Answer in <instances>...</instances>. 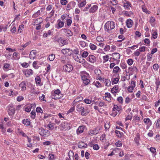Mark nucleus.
I'll use <instances>...</instances> for the list:
<instances>
[{
    "mask_svg": "<svg viewBox=\"0 0 160 160\" xmlns=\"http://www.w3.org/2000/svg\"><path fill=\"white\" fill-rule=\"evenodd\" d=\"M61 63L63 67V70L65 72H69L73 69L72 66L68 64L67 60H62L61 61Z\"/></svg>",
    "mask_w": 160,
    "mask_h": 160,
    "instance_id": "f257e3e1",
    "label": "nucleus"
},
{
    "mask_svg": "<svg viewBox=\"0 0 160 160\" xmlns=\"http://www.w3.org/2000/svg\"><path fill=\"white\" fill-rule=\"evenodd\" d=\"M80 75L84 84L87 85L89 84L90 80L89 79L90 76L89 74L85 71L81 72Z\"/></svg>",
    "mask_w": 160,
    "mask_h": 160,
    "instance_id": "f03ea898",
    "label": "nucleus"
},
{
    "mask_svg": "<svg viewBox=\"0 0 160 160\" xmlns=\"http://www.w3.org/2000/svg\"><path fill=\"white\" fill-rule=\"evenodd\" d=\"M115 26V23L113 21H109L107 22L105 25V28L108 31L109 30L114 29Z\"/></svg>",
    "mask_w": 160,
    "mask_h": 160,
    "instance_id": "7ed1b4c3",
    "label": "nucleus"
},
{
    "mask_svg": "<svg viewBox=\"0 0 160 160\" xmlns=\"http://www.w3.org/2000/svg\"><path fill=\"white\" fill-rule=\"evenodd\" d=\"M76 110L78 111H81V115L82 116H86L89 112V111H86L85 113L84 108L82 104L78 105L76 107Z\"/></svg>",
    "mask_w": 160,
    "mask_h": 160,
    "instance_id": "20e7f679",
    "label": "nucleus"
},
{
    "mask_svg": "<svg viewBox=\"0 0 160 160\" xmlns=\"http://www.w3.org/2000/svg\"><path fill=\"white\" fill-rule=\"evenodd\" d=\"M60 93V91L59 89H58L53 92H52L51 97L52 98L54 99H59L60 98L59 94Z\"/></svg>",
    "mask_w": 160,
    "mask_h": 160,
    "instance_id": "39448f33",
    "label": "nucleus"
},
{
    "mask_svg": "<svg viewBox=\"0 0 160 160\" xmlns=\"http://www.w3.org/2000/svg\"><path fill=\"white\" fill-rule=\"evenodd\" d=\"M39 134L42 136L44 137L48 136L49 134V131L48 130L44 129L43 128H39L38 130Z\"/></svg>",
    "mask_w": 160,
    "mask_h": 160,
    "instance_id": "423d86ee",
    "label": "nucleus"
},
{
    "mask_svg": "<svg viewBox=\"0 0 160 160\" xmlns=\"http://www.w3.org/2000/svg\"><path fill=\"white\" fill-rule=\"evenodd\" d=\"M62 128V129L63 131H66V130H69L70 128L69 125L68 123L66 121L62 122V123L61 124V128Z\"/></svg>",
    "mask_w": 160,
    "mask_h": 160,
    "instance_id": "0eeeda50",
    "label": "nucleus"
},
{
    "mask_svg": "<svg viewBox=\"0 0 160 160\" xmlns=\"http://www.w3.org/2000/svg\"><path fill=\"white\" fill-rule=\"evenodd\" d=\"M101 129L102 128L101 127L99 128L98 127L96 128L93 130H90L88 132V134L90 135L97 134L98 133L99 131L101 130Z\"/></svg>",
    "mask_w": 160,
    "mask_h": 160,
    "instance_id": "6e6552de",
    "label": "nucleus"
},
{
    "mask_svg": "<svg viewBox=\"0 0 160 160\" xmlns=\"http://www.w3.org/2000/svg\"><path fill=\"white\" fill-rule=\"evenodd\" d=\"M98 7L96 5H93L89 10V12L90 13H94L98 9Z\"/></svg>",
    "mask_w": 160,
    "mask_h": 160,
    "instance_id": "1a4fd4ad",
    "label": "nucleus"
},
{
    "mask_svg": "<svg viewBox=\"0 0 160 160\" xmlns=\"http://www.w3.org/2000/svg\"><path fill=\"white\" fill-rule=\"evenodd\" d=\"M111 56L112 58L115 60H117L119 59L120 57V54L117 52L113 53L112 54Z\"/></svg>",
    "mask_w": 160,
    "mask_h": 160,
    "instance_id": "9d476101",
    "label": "nucleus"
},
{
    "mask_svg": "<svg viewBox=\"0 0 160 160\" xmlns=\"http://www.w3.org/2000/svg\"><path fill=\"white\" fill-rule=\"evenodd\" d=\"M88 60L91 62L93 63L96 61V58L94 55H89L88 58Z\"/></svg>",
    "mask_w": 160,
    "mask_h": 160,
    "instance_id": "9b49d317",
    "label": "nucleus"
},
{
    "mask_svg": "<svg viewBox=\"0 0 160 160\" xmlns=\"http://www.w3.org/2000/svg\"><path fill=\"white\" fill-rule=\"evenodd\" d=\"M84 129V127L83 126H79L78 129L77 130V133L78 134H79L82 133Z\"/></svg>",
    "mask_w": 160,
    "mask_h": 160,
    "instance_id": "f8f14e48",
    "label": "nucleus"
},
{
    "mask_svg": "<svg viewBox=\"0 0 160 160\" xmlns=\"http://www.w3.org/2000/svg\"><path fill=\"white\" fill-rule=\"evenodd\" d=\"M144 122V123L148 125V126L149 127L152 124V122L150 120V119L148 118H145L143 120Z\"/></svg>",
    "mask_w": 160,
    "mask_h": 160,
    "instance_id": "ddd939ff",
    "label": "nucleus"
},
{
    "mask_svg": "<svg viewBox=\"0 0 160 160\" xmlns=\"http://www.w3.org/2000/svg\"><path fill=\"white\" fill-rule=\"evenodd\" d=\"M8 112L10 115H12L15 112L14 108L12 107H10L8 110Z\"/></svg>",
    "mask_w": 160,
    "mask_h": 160,
    "instance_id": "4468645a",
    "label": "nucleus"
},
{
    "mask_svg": "<svg viewBox=\"0 0 160 160\" xmlns=\"http://www.w3.org/2000/svg\"><path fill=\"white\" fill-rule=\"evenodd\" d=\"M133 21L130 19H128L126 22L127 26L128 28H130L132 26Z\"/></svg>",
    "mask_w": 160,
    "mask_h": 160,
    "instance_id": "2eb2a0df",
    "label": "nucleus"
},
{
    "mask_svg": "<svg viewBox=\"0 0 160 160\" xmlns=\"http://www.w3.org/2000/svg\"><path fill=\"white\" fill-rule=\"evenodd\" d=\"M140 139V134L139 133H138L136 135V137L134 138V141L138 145L139 144V142Z\"/></svg>",
    "mask_w": 160,
    "mask_h": 160,
    "instance_id": "dca6fc26",
    "label": "nucleus"
},
{
    "mask_svg": "<svg viewBox=\"0 0 160 160\" xmlns=\"http://www.w3.org/2000/svg\"><path fill=\"white\" fill-rule=\"evenodd\" d=\"M61 30L62 31L65 33H67L70 36H71L72 35V32L68 29H62Z\"/></svg>",
    "mask_w": 160,
    "mask_h": 160,
    "instance_id": "f3484780",
    "label": "nucleus"
},
{
    "mask_svg": "<svg viewBox=\"0 0 160 160\" xmlns=\"http://www.w3.org/2000/svg\"><path fill=\"white\" fill-rule=\"evenodd\" d=\"M47 127L48 128V129L49 130H52L54 128H57V127L55 126V124L53 123H49L47 125Z\"/></svg>",
    "mask_w": 160,
    "mask_h": 160,
    "instance_id": "a211bd4d",
    "label": "nucleus"
},
{
    "mask_svg": "<svg viewBox=\"0 0 160 160\" xmlns=\"http://www.w3.org/2000/svg\"><path fill=\"white\" fill-rule=\"evenodd\" d=\"M78 146L79 148H86L87 146V144L82 142H80L78 144Z\"/></svg>",
    "mask_w": 160,
    "mask_h": 160,
    "instance_id": "6ab92c4d",
    "label": "nucleus"
},
{
    "mask_svg": "<svg viewBox=\"0 0 160 160\" xmlns=\"http://www.w3.org/2000/svg\"><path fill=\"white\" fill-rule=\"evenodd\" d=\"M36 52L35 51L33 50L29 54V57L31 59H33L35 57Z\"/></svg>",
    "mask_w": 160,
    "mask_h": 160,
    "instance_id": "aec40b11",
    "label": "nucleus"
},
{
    "mask_svg": "<svg viewBox=\"0 0 160 160\" xmlns=\"http://www.w3.org/2000/svg\"><path fill=\"white\" fill-rule=\"evenodd\" d=\"M22 123L25 125H29L30 124V121L27 119H25L22 121Z\"/></svg>",
    "mask_w": 160,
    "mask_h": 160,
    "instance_id": "412c9836",
    "label": "nucleus"
},
{
    "mask_svg": "<svg viewBox=\"0 0 160 160\" xmlns=\"http://www.w3.org/2000/svg\"><path fill=\"white\" fill-rule=\"evenodd\" d=\"M83 99V98L81 96H79L76 98L73 102V104L76 103L77 102L81 101Z\"/></svg>",
    "mask_w": 160,
    "mask_h": 160,
    "instance_id": "4be33fe9",
    "label": "nucleus"
},
{
    "mask_svg": "<svg viewBox=\"0 0 160 160\" xmlns=\"http://www.w3.org/2000/svg\"><path fill=\"white\" fill-rule=\"evenodd\" d=\"M68 43V40L66 39H61V46H62L65 45H67Z\"/></svg>",
    "mask_w": 160,
    "mask_h": 160,
    "instance_id": "5701e85b",
    "label": "nucleus"
},
{
    "mask_svg": "<svg viewBox=\"0 0 160 160\" xmlns=\"http://www.w3.org/2000/svg\"><path fill=\"white\" fill-rule=\"evenodd\" d=\"M26 77H28L33 74V71L31 69H29L25 72Z\"/></svg>",
    "mask_w": 160,
    "mask_h": 160,
    "instance_id": "b1692460",
    "label": "nucleus"
},
{
    "mask_svg": "<svg viewBox=\"0 0 160 160\" xmlns=\"http://www.w3.org/2000/svg\"><path fill=\"white\" fill-rule=\"evenodd\" d=\"M19 87L21 88L23 90L26 89V85L25 82L24 81L21 82L19 85Z\"/></svg>",
    "mask_w": 160,
    "mask_h": 160,
    "instance_id": "393cba45",
    "label": "nucleus"
},
{
    "mask_svg": "<svg viewBox=\"0 0 160 160\" xmlns=\"http://www.w3.org/2000/svg\"><path fill=\"white\" fill-rule=\"evenodd\" d=\"M118 86H114V87L111 89V92L113 93H116L118 91Z\"/></svg>",
    "mask_w": 160,
    "mask_h": 160,
    "instance_id": "a878e982",
    "label": "nucleus"
},
{
    "mask_svg": "<svg viewBox=\"0 0 160 160\" xmlns=\"http://www.w3.org/2000/svg\"><path fill=\"white\" fill-rule=\"evenodd\" d=\"M142 9L143 11L147 14H149L150 12L146 8V6L144 5L142 6Z\"/></svg>",
    "mask_w": 160,
    "mask_h": 160,
    "instance_id": "bb28decb",
    "label": "nucleus"
},
{
    "mask_svg": "<svg viewBox=\"0 0 160 160\" xmlns=\"http://www.w3.org/2000/svg\"><path fill=\"white\" fill-rule=\"evenodd\" d=\"M86 4V2L85 1H83L81 2L78 4V7L80 8H82Z\"/></svg>",
    "mask_w": 160,
    "mask_h": 160,
    "instance_id": "cd10ccee",
    "label": "nucleus"
},
{
    "mask_svg": "<svg viewBox=\"0 0 160 160\" xmlns=\"http://www.w3.org/2000/svg\"><path fill=\"white\" fill-rule=\"evenodd\" d=\"M131 6V4L130 3L128 2H127L126 3H124L123 5V7L126 8L128 9H129V7Z\"/></svg>",
    "mask_w": 160,
    "mask_h": 160,
    "instance_id": "c85d7f7f",
    "label": "nucleus"
},
{
    "mask_svg": "<svg viewBox=\"0 0 160 160\" xmlns=\"http://www.w3.org/2000/svg\"><path fill=\"white\" fill-rule=\"evenodd\" d=\"M120 71V68L118 66L115 67L113 70V72L115 73H117Z\"/></svg>",
    "mask_w": 160,
    "mask_h": 160,
    "instance_id": "c756f323",
    "label": "nucleus"
},
{
    "mask_svg": "<svg viewBox=\"0 0 160 160\" xmlns=\"http://www.w3.org/2000/svg\"><path fill=\"white\" fill-rule=\"evenodd\" d=\"M129 70L132 72H137L138 71V69L136 66H133L132 68L129 67L128 68Z\"/></svg>",
    "mask_w": 160,
    "mask_h": 160,
    "instance_id": "7c9ffc66",
    "label": "nucleus"
},
{
    "mask_svg": "<svg viewBox=\"0 0 160 160\" xmlns=\"http://www.w3.org/2000/svg\"><path fill=\"white\" fill-rule=\"evenodd\" d=\"M115 133L117 136L119 138L121 137L123 135V133L122 132H120L118 130H116L115 131Z\"/></svg>",
    "mask_w": 160,
    "mask_h": 160,
    "instance_id": "2f4dec72",
    "label": "nucleus"
},
{
    "mask_svg": "<svg viewBox=\"0 0 160 160\" xmlns=\"http://www.w3.org/2000/svg\"><path fill=\"white\" fill-rule=\"evenodd\" d=\"M155 84L157 87V89H158V88L159 86L160 83V80L159 79V78H156V79Z\"/></svg>",
    "mask_w": 160,
    "mask_h": 160,
    "instance_id": "473e14b6",
    "label": "nucleus"
},
{
    "mask_svg": "<svg viewBox=\"0 0 160 160\" xmlns=\"http://www.w3.org/2000/svg\"><path fill=\"white\" fill-rule=\"evenodd\" d=\"M70 51V49H62V52L63 54H66L67 53H68Z\"/></svg>",
    "mask_w": 160,
    "mask_h": 160,
    "instance_id": "72a5a7b5",
    "label": "nucleus"
},
{
    "mask_svg": "<svg viewBox=\"0 0 160 160\" xmlns=\"http://www.w3.org/2000/svg\"><path fill=\"white\" fill-rule=\"evenodd\" d=\"M103 63L108 61L109 59V57L108 55H106L105 56H103Z\"/></svg>",
    "mask_w": 160,
    "mask_h": 160,
    "instance_id": "f704fd0d",
    "label": "nucleus"
},
{
    "mask_svg": "<svg viewBox=\"0 0 160 160\" xmlns=\"http://www.w3.org/2000/svg\"><path fill=\"white\" fill-rule=\"evenodd\" d=\"M35 82L37 84H39L41 82V80L39 76H37L35 79Z\"/></svg>",
    "mask_w": 160,
    "mask_h": 160,
    "instance_id": "c9c22d12",
    "label": "nucleus"
},
{
    "mask_svg": "<svg viewBox=\"0 0 160 160\" xmlns=\"http://www.w3.org/2000/svg\"><path fill=\"white\" fill-rule=\"evenodd\" d=\"M105 83V85L107 86H109L111 84V81L109 79H106L105 81L104 82Z\"/></svg>",
    "mask_w": 160,
    "mask_h": 160,
    "instance_id": "e433bc0d",
    "label": "nucleus"
},
{
    "mask_svg": "<svg viewBox=\"0 0 160 160\" xmlns=\"http://www.w3.org/2000/svg\"><path fill=\"white\" fill-rule=\"evenodd\" d=\"M53 4H49L47 7L46 9L47 11H50L53 8Z\"/></svg>",
    "mask_w": 160,
    "mask_h": 160,
    "instance_id": "4c0bfd02",
    "label": "nucleus"
},
{
    "mask_svg": "<svg viewBox=\"0 0 160 160\" xmlns=\"http://www.w3.org/2000/svg\"><path fill=\"white\" fill-rule=\"evenodd\" d=\"M90 48L93 50H95L96 49L97 46L94 44L92 43H90L89 45Z\"/></svg>",
    "mask_w": 160,
    "mask_h": 160,
    "instance_id": "58836bf2",
    "label": "nucleus"
},
{
    "mask_svg": "<svg viewBox=\"0 0 160 160\" xmlns=\"http://www.w3.org/2000/svg\"><path fill=\"white\" fill-rule=\"evenodd\" d=\"M73 58L76 61L80 63L81 62L78 56L77 55H74L73 54Z\"/></svg>",
    "mask_w": 160,
    "mask_h": 160,
    "instance_id": "ea45409f",
    "label": "nucleus"
},
{
    "mask_svg": "<svg viewBox=\"0 0 160 160\" xmlns=\"http://www.w3.org/2000/svg\"><path fill=\"white\" fill-rule=\"evenodd\" d=\"M55 57V55L54 54H51L48 56V59L50 61H53L54 60Z\"/></svg>",
    "mask_w": 160,
    "mask_h": 160,
    "instance_id": "a19ab883",
    "label": "nucleus"
},
{
    "mask_svg": "<svg viewBox=\"0 0 160 160\" xmlns=\"http://www.w3.org/2000/svg\"><path fill=\"white\" fill-rule=\"evenodd\" d=\"M36 112L35 111H32L31 112V117L33 119L35 118Z\"/></svg>",
    "mask_w": 160,
    "mask_h": 160,
    "instance_id": "79ce46f5",
    "label": "nucleus"
},
{
    "mask_svg": "<svg viewBox=\"0 0 160 160\" xmlns=\"http://www.w3.org/2000/svg\"><path fill=\"white\" fill-rule=\"evenodd\" d=\"M38 64V61H34L33 63L32 64V65L33 67L35 68V69H38L39 66L37 65Z\"/></svg>",
    "mask_w": 160,
    "mask_h": 160,
    "instance_id": "37998d69",
    "label": "nucleus"
},
{
    "mask_svg": "<svg viewBox=\"0 0 160 160\" xmlns=\"http://www.w3.org/2000/svg\"><path fill=\"white\" fill-rule=\"evenodd\" d=\"M110 47L109 45H106L104 48V50L105 52H107L110 50Z\"/></svg>",
    "mask_w": 160,
    "mask_h": 160,
    "instance_id": "c03bdc74",
    "label": "nucleus"
},
{
    "mask_svg": "<svg viewBox=\"0 0 160 160\" xmlns=\"http://www.w3.org/2000/svg\"><path fill=\"white\" fill-rule=\"evenodd\" d=\"M88 52L84 51L82 53V56L83 58H86L88 56Z\"/></svg>",
    "mask_w": 160,
    "mask_h": 160,
    "instance_id": "a18cd8bd",
    "label": "nucleus"
},
{
    "mask_svg": "<svg viewBox=\"0 0 160 160\" xmlns=\"http://www.w3.org/2000/svg\"><path fill=\"white\" fill-rule=\"evenodd\" d=\"M146 47L145 46H142L138 50L141 52H144L145 51Z\"/></svg>",
    "mask_w": 160,
    "mask_h": 160,
    "instance_id": "49530a36",
    "label": "nucleus"
},
{
    "mask_svg": "<svg viewBox=\"0 0 160 160\" xmlns=\"http://www.w3.org/2000/svg\"><path fill=\"white\" fill-rule=\"evenodd\" d=\"M119 81V78H115L113 79V80L112 81V83L116 84L118 83Z\"/></svg>",
    "mask_w": 160,
    "mask_h": 160,
    "instance_id": "de8ad7c7",
    "label": "nucleus"
},
{
    "mask_svg": "<svg viewBox=\"0 0 160 160\" xmlns=\"http://www.w3.org/2000/svg\"><path fill=\"white\" fill-rule=\"evenodd\" d=\"M104 127L105 129H107L109 128H110L109 122H106L105 123Z\"/></svg>",
    "mask_w": 160,
    "mask_h": 160,
    "instance_id": "09e8293b",
    "label": "nucleus"
},
{
    "mask_svg": "<svg viewBox=\"0 0 160 160\" xmlns=\"http://www.w3.org/2000/svg\"><path fill=\"white\" fill-rule=\"evenodd\" d=\"M153 68L154 70L157 71L159 68L158 65L157 63L154 64L153 66Z\"/></svg>",
    "mask_w": 160,
    "mask_h": 160,
    "instance_id": "8fccbe9b",
    "label": "nucleus"
},
{
    "mask_svg": "<svg viewBox=\"0 0 160 160\" xmlns=\"http://www.w3.org/2000/svg\"><path fill=\"white\" fill-rule=\"evenodd\" d=\"M133 61L131 59H129L127 61V62L129 65H132L133 63Z\"/></svg>",
    "mask_w": 160,
    "mask_h": 160,
    "instance_id": "3c124183",
    "label": "nucleus"
},
{
    "mask_svg": "<svg viewBox=\"0 0 160 160\" xmlns=\"http://www.w3.org/2000/svg\"><path fill=\"white\" fill-rule=\"evenodd\" d=\"M45 95L44 94H42L41 96H40L39 99L41 101H44L46 102V101L45 99Z\"/></svg>",
    "mask_w": 160,
    "mask_h": 160,
    "instance_id": "603ef678",
    "label": "nucleus"
},
{
    "mask_svg": "<svg viewBox=\"0 0 160 160\" xmlns=\"http://www.w3.org/2000/svg\"><path fill=\"white\" fill-rule=\"evenodd\" d=\"M97 40L99 42H102L104 41L103 38L101 37H98L96 38Z\"/></svg>",
    "mask_w": 160,
    "mask_h": 160,
    "instance_id": "864d4df0",
    "label": "nucleus"
},
{
    "mask_svg": "<svg viewBox=\"0 0 160 160\" xmlns=\"http://www.w3.org/2000/svg\"><path fill=\"white\" fill-rule=\"evenodd\" d=\"M68 2L67 0H61V4L63 5L67 4Z\"/></svg>",
    "mask_w": 160,
    "mask_h": 160,
    "instance_id": "5fc2aeb1",
    "label": "nucleus"
},
{
    "mask_svg": "<svg viewBox=\"0 0 160 160\" xmlns=\"http://www.w3.org/2000/svg\"><path fill=\"white\" fill-rule=\"evenodd\" d=\"M72 22V21L71 19H67L66 21L67 25L68 26L70 25Z\"/></svg>",
    "mask_w": 160,
    "mask_h": 160,
    "instance_id": "6e6d98bb",
    "label": "nucleus"
},
{
    "mask_svg": "<svg viewBox=\"0 0 160 160\" xmlns=\"http://www.w3.org/2000/svg\"><path fill=\"white\" fill-rule=\"evenodd\" d=\"M158 36V33L157 32H154L152 34V38L154 39H156L157 38Z\"/></svg>",
    "mask_w": 160,
    "mask_h": 160,
    "instance_id": "4d7b16f0",
    "label": "nucleus"
},
{
    "mask_svg": "<svg viewBox=\"0 0 160 160\" xmlns=\"http://www.w3.org/2000/svg\"><path fill=\"white\" fill-rule=\"evenodd\" d=\"M117 100L121 103H122L123 102V98L122 97H118L117 99Z\"/></svg>",
    "mask_w": 160,
    "mask_h": 160,
    "instance_id": "13d9d810",
    "label": "nucleus"
},
{
    "mask_svg": "<svg viewBox=\"0 0 160 160\" xmlns=\"http://www.w3.org/2000/svg\"><path fill=\"white\" fill-rule=\"evenodd\" d=\"M111 98L109 97H103V99L108 102H110L111 101Z\"/></svg>",
    "mask_w": 160,
    "mask_h": 160,
    "instance_id": "bf43d9fd",
    "label": "nucleus"
},
{
    "mask_svg": "<svg viewBox=\"0 0 160 160\" xmlns=\"http://www.w3.org/2000/svg\"><path fill=\"white\" fill-rule=\"evenodd\" d=\"M36 111L37 112L42 113V108L40 107H37L36 108Z\"/></svg>",
    "mask_w": 160,
    "mask_h": 160,
    "instance_id": "052dcab7",
    "label": "nucleus"
},
{
    "mask_svg": "<svg viewBox=\"0 0 160 160\" xmlns=\"http://www.w3.org/2000/svg\"><path fill=\"white\" fill-rule=\"evenodd\" d=\"M84 102L87 104H90L92 102V101L88 99H86L84 100Z\"/></svg>",
    "mask_w": 160,
    "mask_h": 160,
    "instance_id": "680f3d73",
    "label": "nucleus"
},
{
    "mask_svg": "<svg viewBox=\"0 0 160 160\" xmlns=\"http://www.w3.org/2000/svg\"><path fill=\"white\" fill-rule=\"evenodd\" d=\"M140 51L138 49H137L136 51L134 52V54L136 56H138L140 55Z\"/></svg>",
    "mask_w": 160,
    "mask_h": 160,
    "instance_id": "e2e57ef3",
    "label": "nucleus"
},
{
    "mask_svg": "<svg viewBox=\"0 0 160 160\" xmlns=\"http://www.w3.org/2000/svg\"><path fill=\"white\" fill-rule=\"evenodd\" d=\"M49 158L51 160H52L54 158V155L53 154H49Z\"/></svg>",
    "mask_w": 160,
    "mask_h": 160,
    "instance_id": "0e129e2a",
    "label": "nucleus"
},
{
    "mask_svg": "<svg viewBox=\"0 0 160 160\" xmlns=\"http://www.w3.org/2000/svg\"><path fill=\"white\" fill-rule=\"evenodd\" d=\"M94 84L98 88L101 87V85L100 83L98 81H96Z\"/></svg>",
    "mask_w": 160,
    "mask_h": 160,
    "instance_id": "69168bd1",
    "label": "nucleus"
},
{
    "mask_svg": "<svg viewBox=\"0 0 160 160\" xmlns=\"http://www.w3.org/2000/svg\"><path fill=\"white\" fill-rule=\"evenodd\" d=\"M115 145L117 147H120L122 145V143L120 141H118L115 143Z\"/></svg>",
    "mask_w": 160,
    "mask_h": 160,
    "instance_id": "338daca9",
    "label": "nucleus"
},
{
    "mask_svg": "<svg viewBox=\"0 0 160 160\" xmlns=\"http://www.w3.org/2000/svg\"><path fill=\"white\" fill-rule=\"evenodd\" d=\"M156 126L158 127H160V118L157 120Z\"/></svg>",
    "mask_w": 160,
    "mask_h": 160,
    "instance_id": "774afa93",
    "label": "nucleus"
}]
</instances>
